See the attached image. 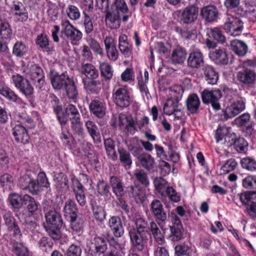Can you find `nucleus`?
<instances>
[{
  "label": "nucleus",
  "instance_id": "obj_1",
  "mask_svg": "<svg viewBox=\"0 0 256 256\" xmlns=\"http://www.w3.org/2000/svg\"><path fill=\"white\" fill-rule=\"evenodd\" d=\"M24 72L33 81H35L36 85L38 88L44 84V74L42 68L38 64L30 63L24 70Z\"/></svg>",
  "mask_w": 256,
  "mask_h": 256
},
{
  "label": "nucleus",
  "instance_id": "obj_2",
  "mask_svg": "<svg viewBox=\"0 0 256 256\" xmlns=\"http://www.w3.org/2000/svg\"><path fill=\"white\" fill-rule=\"evenodd\" d=\"M244 28V22L240 18L228 16L224 25V30L230 35L238 36L241 34Z\"/></svg>",
  "mask_w": 256,
  "mask_h": 256
},
{
  "label": "nucleus",
  "instance_id": "obj_3",
  "mask_svg": "<svg viewBox=\"0 0 256 256\" xmlns=\"http://www.w3.org/2000/svg\"><path fill=\"white\" fill-rule=\"evenodd\" d=\"M222 93L218 89L209 90L204 89L201 92L202 101L204 104L210 103L212 107L216 110L220 109L218 100L222 97Z\"/></svg>",
  "mask_w": 256,
  "mask_h": 256
},
{
  "label": "nucleus",
  "instance_id": "obj_4",
  "mask_svg": "<svg viewBox=\"0 0 256 256\" xmlns=\"http://www.w3.org/2000/svg\"><path fill=\"white\" fill-rule=\"evenodd\" d=\"M112 98L114 104L120 108H126L130 104V93L126 88H115L112 92Z\"/></svg>",
  "mask_w": 256,
  "mask_h": 256
},
{
  "label": "nucleus",
  "instance_id": "obj_5",
  "mask_svg": "<svg viewBox=\"0 0 256 256\" xmlns=\"http://www.w3.org/2000/svg\"><path fill=\"white\" fill-rule=\"evenodd\" d=\"M178 12L180 24H190L197 19L198 10L197 7L192 5L186 6L184 10L178 11Z\"/></svg>",
  "mask_w": 256,
  "mask_h": 256
},
{
  "label": "nucleus",
  "instance_id": "obj_6",
  "mask_svg": "<svg viewBox=\"0 0 256 256\" xmlns=\"http://www.w3.org/2000/svg\"><path fill=\"white\" fill-rule=\"evenodd\" d=\"M164 112L168 116L174 115V120H179L183 116L182 106L176 100L168 98L164 106Z\"/></svg>",
  "mask_w": 256,
  "mask_h": 256
},
{
  "label": "nucleus",
  "instance_id": "obj_7",
  "mask_svg": "<svg viewBox=\"0 0 256 256\" xmlns=\"http://www.w3.org/2000/svg\"><path fill=\"white\" fill-rule=\"evenodd\" d=\"M12 80L15 87L25 96L33 94V88L27 79L20 74H16L12 76Z\"/></svg>",
  "mask_w": 256,
  "mask_h": 256
},
{
  "label": "nucleus",
  "instance_id": "obj_8",
  "mask_svg": "<svg viewBox=\"0 0 256 256\" xmlns=\"http://www.w3.org/2000/svg\"><path fill=\"white\" fill-rule=\"evenodd\" d=\"M62 26V32L72 41L77 42L82 38V33L70 22L68 20H63L61 24Z\"/></svg>",
  "mask_w": 256,
  "mask_h": 256
},
{
  "label": "nucleus",
  "instance_id": "obj_9",
  "mask_svg": "<svg viewBox=\"0 0 256 256\" xmlns=\"http://www.w3.org/2000/svg\"><path fill=\"white\" fill-rule=\"evenodd\" d=\"M50 77L52 86L56 90H60L66 87L71 80L66 72L59 74L54 70H51Z\"/></svg>",
  "mask_w": 256,
  "mask_h": 256
},
{
  "label": "nucleus",
  "instance_id": "obj_10",
  "mask_svg": "<svg viewBox=\"0 0 256 256\" xmlns=\"http://www.w3.org/2000/svg\"><path fill=\"white\" fill-rule=\"evenodd\" d=\"M135 121L131 115L120 114L118 115V125L128 132L134 134L136 130Z\"/></svg>",
  "mask_w": 256,
  "mask_h": 256
},
{
  "label": "nucleus",
  "instance_id": "obj_11",
  "mask_svg": "<svg viewBox=\"0 0 256 256\" xmlns=\"http://www.w3.org/2000/svg\"><path fill=\"white\" fill-rule=\"evenodd\" d=\"M150 209L158 224L166 220V214L164 210L163 205L160 201L156 199L154 200L150 204Z\"/></svg>",
  "mask_w": 256,
  "mask_h": 256
},
{
  "label": "nucleus",
  "instance_id": "obj_12",
  "mask_svg": "<svg viewBox=\"0 0 256 256\" xmlns=\"http://www.w3.org/2000/svg\"><path fill=\"white\" fill-rule=\"evenodd\" d=\"M20 182L24 188H27L32 194H38L42 190V187L38 182L28 175H24L22 177Z\"/></svg>",
  "mask_w": 256,
  "mask_h": 256
},
{
  "label": "nucleus",
  "instance_id": "obj_13",
  "mask_svg": "<svg viewBox=\"0 0 256 256\" xmlns=\"http://www.w3.org/2000/svg\"><path fill=\"white\" fill-rule=\"evenodd\" d=\"M107 249L106 240L102 238L94 237L91 240L89 251L94 256H100Z\"/></svg>",
  "mask_w": 256,
  "mask_h": 256
},
{
  "label": "nucleus",
  "instance_id": "obj_14",
  "mask_svg": "<svg viewBox=\"0 0 256 256\" xmlns=\"http://www.w3.org/2000/svg\"><path fill=\"white\" fill-rule=\"evenodd\" d=\"M104 44L108 60L112 62L116 61L118 58V52L114 40L111 36H106L104 39Z\"/></svg>",
  "mask_w": 256,
  "mask_h": 256
},
{
  "label": "nucleus",
  "instance_id": "obj_15",
  "mask_svg": "<svg viewBox=\"0 0 256 256\" xmlns=\"http://www.w3.org/2000/svg\"><path fill=\"white\" fill-rule=\"evenodd\" d=\"M230 54L225 48L216 49L209 54L210 58L217 64L226 65L228 64Z\"/></svg>",
  "mask_w": 256,
  "mask_h": 256
},
{
  "label": "nucleus",
  "instance_id": "obj_16",
  "mask_svg": "<svg viewBox=\"0 0 256 256\" xmlns=\"http://www.w3.org/2000/svg\"><path fill=\"white\" fill-rule=\"evenodd\" d=\"M245 108L244 102L242 100H236L228 106L224 112V117L230 118L237 116Z\"/></svg>",
  "mask_w": 256,
  "mask_h": 256
},
{
  "label": "nucleus",
  "instance_id": "obj_17",
  "mask_svg": "<svg viewBox=\"0 0 256 256\" xmlns=\"http://www.w3.org/2000/svg\"><path fill=\"white\" fill-rule=\"evenodd\" d=\"M108 224L116 237L120 238L124 234V229L120 217L117 216L110 217Z\"/></svg>",
  "mask_w": 256,
  "mask_h": 256
},
{
  "label": "nucleus",
  "instance_id": "obj_18",
  "mask_svg": "<svg viewBox=\"0 0 256 256\" xmlns=\"http://www.w3.org/2000/svg\"><path fill=\"white\" fill-rule=\"evenodd\" d=\"M90 112L98 118H102L106 114V104L102 100H94L89 106Z\"/></svg>",
  "mask_w": 256,
  "mask_h": 256
},
{
  "label": "nucleus",
  "instance_id": "obj_19",
  "mask_svg": "<svg viewBox=\"0 0 256 256\" xmlns=\"http://www.w3.org/2000/svg\"><path fill=\"white\" fill-rule=\"evenodd\" d=\"M3 217L8 230L12 232L14 236L20 238L22 236L20 230L18 226L16 224V220L12 214L10 212H7L4 214Z\"/></svg>",
  "mask_w": 256,
  "mask_h": 256
},
{
  "label": "nucleus",
  "instance_id": "obj_20",
  "mask_svg": "<svg viewBox=\"0 0 256 256\" xmlns=\"http://www.w3.org/2000/svg\"><path fill=\"white\" fill-rule=\"evenodd\" d=\"M204 63V58L200 51L190 52L187 60L188 66L192 68H200Z\"/></svg>",
  "mask_w": 256,
  "mask_h": 256
},
{
  "label": "nucleus",
  "instance_id": "obj_21",
  "mask_svg": "<svg viewBox=\"0 0 256 256\" xmlns=\"http://www.w3.org/2000/svg\"><path fill=\"white\" fill-rule=\"evenodd\" d=\"M128 233L132 245L138 250H142L144 248V241L145 240L146 234H141L135 228H130Z\"/></svg>",
  "mask_w": 256,
  "mask_h": 256
},
{
  "label": "nucleus",
  "instance_id": "obj_22",
  "mask_svg": "<svg viewBox=\"0 0 256 256\" xmlns=\"http://www.w3.org/2000/svg\"><path fill=\"white\" fill-rule=\"evenodd\" d=\"M200 14L203 18L207 22H213L217 20L218 12L216 6L210 5L202 8Z\"/></svg>",
  "mask_w": 256,
  "mask_h": 256
},
{
  "label": "nucleus",
  "instance_id": "obj_23",
  "mask_svg": "<svg viewBox=\"0 0 256 256\" xmlns=\"http://www.w3.org/2000/svg\"><path fill=\"white\" fill-rule=\"evenodd\" d=\"M12 12L14 18L16 21L24 22L27 20L28 14L21 3L14 2L12 7Z\"/></svg>",
  "mask_w": 256,
  "mask_h": 256
},
{
  "label": "nucleus",
  "instance_id": "obj_24",
  "mask_svg": "<svg viewBox=\"0 0 256 256\" xmlns=\"http://www.w3.org/2000/svg\"><path fill=\"white\" fill-rule=\"evenodd\" d=\"M72 189L78 202L82 206L86 204V196L84 193V188L78 180H73Z\"/></svg>",
  "mask_w": 256,
  "mask_h": 256
},
{
  "label": "nucleus",
  "instance_id": "obj_25",
  "mask_svg": "<svg viewBox=\"0 0 256 256\" xmlns=\"http://www.w3.org/2000/svg\"><path fill=\"white\" fill-rule=\"evenodd\" d=\"M46 224L45 225H52L56 227H61L62 220L60 214L55 210H50L45 214Z\"/></svg>",
  "mask_w": 256,
  "mask_h": 256
},
{
  "label": "nucleus",
  "instance_id": "obj_26",
  "mask_svg": "<svg viewBox=\"0 0 256 256\" xmlns=\"http://www.w3.org/2000/svg\"><path fill=\"white\" fill-rule=\"evenodd\" d=\"M12 132L16 140L23 144L28 142L30 136L25 127L20 124L16 125L13 128Z\"/></svg>",
  "mask_w": 256,
  "mask_h": 256
},
{
  "label": "nucleus",
  "instance_id": "obj_27",
  "mask_svg": "<svg viewBox=\"0 0 256 256\" xmlns=\"http://www.w3.org/2000/svg\"><path fill=\"white\" fill-rule=\"evenodd\" d=\"M236 78L242 84H251L256 80V74L251 70L244 69L238 72Z\"/></svg>",
  "mask_w": 256,
  "mask_h": 256
},
{
  "label": "nucleus",
  "instance_id": "obj_28",
  "mask_svg": "<svg viewBox=\"0 0 256 256\" xmlns=\"http://www.w3.org/2000/svg\"><path fill=\"white\" fill-rule=\"evenodd\" d=\"M128 192L129 194L134 198L138 204L142 203L146 198L145 192L139 186L134 185L128 186Z\"/></svg>",
  "mask_w": 256,
  "mask_h": 256
},
{
  "label": "nucleus",
  "instance_id": "obj_29",
  "mask_svg": "<svg viewBox=\"0 0 256 256\" xmlns=\"http://www.w3.org/2000/svg\"><path fill=\"white\" fill-rule=\"evenodd\" d=\"M200 104L198 95L195 94H192L188 97L186 101L187 110L192 114H196L198 112Z\"/></svg>",
  "mask_w": 256,
  "mask_h": 256
},
{
  "label": "nucleus",
  "instance_id": "obj_30",
  "mask_svg": "<svg viewBox=\"0 0 256 256\" xmlns=\"http://www.w3.org/2000/svg\"><path fill=\"white\" fill-rule=\"evenodd\" d=\"M138 161L140 166L146 170L154 168L155 164L154 159L152 156L146 152H143L138 156Z\"/></svg>",
  "mask_w": 256,
  "mask_h": 256
},
{
  "label": "nucleus",
  "instance_id": "obj_31",
  "mask_svg": "<svg viewBox=\"0 0 256 256\" xmlns=\"http://www.w3.org/2000/svg\"><path fill=\"white\" fill-rule=\"evenodd\" d=\"M186 52L184 48L177 46L172 52L171 60L174 64H182L186 60Z\"/></svg>",
  "mask_w": 256,
  "mask_h": 256
},
{
  "label": "nucleus",
  "instance_id": "obj_32",
  "mask_svg": "<svg viewBox=\"0 0 256 256\" xmlns=\"http://www.w3.org/2000/svg\"><path fill=\"white\" fill-rule=\"evenodd\" d=\"M85 126L88 134H90L94 142H101L100 133L98 126L94 122L91 120H88L86 122Z\"/></svg>",
  "mask_w": 256,
  "mask_h": 256
},
{
  "label": "nucleus",
  "instance_id": "obj_33",
  "mask_svg": "<svg viewBox=\"0 0 256 256\" xmlns=\"http://www.w3.org/2000/svg\"><path fill=\"white\" fill-rule=\"evenodd\" d=\"M241 202L246 205V207L256 204V192H248L238 194Z\"/></svg>",
  "mask_w": 256,
  "mask_h": 256
},
{
  "label": "nucleus",
  "instance_id": "obj_34",
  "mask_svg": "<svg viewBox=\"0 0 256 256\" xmlns=\"http://www.w3.org/2000/svg\"><path fill=\"white\" fill-rule=\"evenodd\" d=\"M230 46L232 50L240 56H244L248 51L246 44L241 40H234L231 41Z\"/></svg>",
  "mask_w": 256,
  "mask_h": 256
},
{
  "label": "nucleus",
  "instance_id": "obj_35",
  "mask_svg": "<svg viewBox=\"0 0 256 256\" xmlns=\"http://www.w3.org/2000/svg\"><path fill=\"white\" fill-rule=\"evenodd\" d=\"M203 70L208 83L212 85L216 84L218 80V75L213 68L206 65L203 68Z\"/></svg>",
  "mask_w": 256,
  "mask_h": 256
},
{
  "label": "nucleus",
  "instance_id": "obj_36",
  "mask_svg": "<svg viewBox=\"0 0 256 256\" xmlns=\"http://www.w3.org/2000/svg\"><path fill=\"white\" fill-rule=\"evenodd\" d=\"M110 183L113 192L117 196H121L124 194V186L120 178L116 176H112L110 177Z\"/></svg>",
  "mask_w": 256,
  "mask_h": 256
},
{
  "label": "nucleus",
  "instance_id": "obj_37",
  "mask_svg": "<svg viewBox=\"0 0 256 256\" xmlns=\"http://www.w3.org/2000/svg\"><path fill=\"white\" fill-rule=\"evenodd\" d=\"M82 72L88 80L96 79L98 76V70L90 64H83Z\"/></svg>",
  "mask_w": 256,
  "mask_h": 256
},
{
  "label": "nucleus",
  "instance_id": "obj_38",
  "mask_svg": "<svg viewBox=\"0 0 256 256\" xmlns=\"http://www.w3.org/2000/svg\"><path fill=\"white\" fill-rule=\"evenodd\" d=\"M63 211L66 216L74 218L77 216L78 209L74 202L70 199L66 200L64 204Z\"/></svg>",
  "mask_w": 256,
  "mask_h": 256
},
{
  "label": "nucleus",
  "instance_id": "obj_39",
  "mask_svg": "<svg viewBox=\"0 0 256 256\" xmlns=\"http://www.w3.org/2000/svg\"><path fill=\"white\" fill-rule=\"evenodd\" d=\"M70 120L71 128L74 133L82 136L84 134V130L82 127V123L80 121V116L70 118Z\"/></svg>",
  "mask_w": 256,
  "mask_h": 256
},
{
  "label": "nucleus",
  "instance_id": "obj_40",
  "mask_svg": "<svg viewBox=\"0 0 256 256\" xmlns=\"http://www.w3.org/2000/svg\"><path fill=\"white\" fill-rule=\"evenodd\" d=\"M154 184L156 190L162 196L164 195L167 188L169 187L168 182L162 178H156L154 179Z\"/></svg>",
  "mask_w": 256,
  "mask_h": 256
},
{
  "label": "nucleus",
  "instance_id": "obj_41",
  "mask_svg": "<svg viewBox=\"0 0 256 256\" xmlns=\"http://www.w3.org/2000/svg\"><path fill=\"white\" fill-rule=\"evenodd\" d=\"M12 36V30L9 24L0 20V37L3 40H10Z\"/></svg>",
  "mask_w": 256,
  "mask_h": 256
},
{
  "label": "nucleus",
  "instance_id": "obj_42",
  "mask_svg": "<svg viewBox=\"0 0 256 256\" xmlns=\"http://www.w3.org/2000/svg\"><path fill=\"white\" fill-rule=\"evenodd\" d=\"M28 46L22 41H17L13 46L12 53L18 57H22L28 52Z\"/></svg>",
  "mask_w": 256,
  "mask_h": 256
},
{
  "label": "nucleus",
  "instance_id": "obj_43",
  "mask_svg": "<svg viewBox=\"0 0 256 256\" xmlns=\"http://www.w3.org/2000/svg\"><path fill=\"white\" fill-rule=\"evenodd\" d=\"M23 202L27 204V208L30 212H34L38 210V202H36L34 198L26 194L23 196Z\"/></svg>",
  "mask_w": 256,
  "mask_h": 256
},
{
  "label": "nucleus",
  "instance_id": "obj_44",
  "mask_svg": "<svg viewBox=\"0 0 256 256\" xmlns=\"http://www.w3.org/2000/svg\"><path fill=\"white\" fill-rule=\"evenodd\" d=\"M106 23L112 29L118 28L120 26L118 16L116 14L108 12L106 16Z\"/></svg>",
  "mask_w": 256,
  "mask_h": 256
},
{
  "label": "nucleus",
  "instance_id": "obj_45",
  "mask_svg": "<svg viewBox=\"0 0 256 256\" xmlns=\"http://www.w3.org/2000/svg\"><path fill=\"white\" fill-rule=\"evenodd\" d=\"M83 82L84 88L87 91L91 93H96L100 90L99 87L100 82L98 80H96L95 79H90L84 80Z\"/></svg>",
  "mask_w": 256,
  "mask_h": 256
},
{
  "label": "nucleus",
  "instance_id": "obj_46",
  "mask_svg": "<svg viewBox=\"0 0 256 256\" xmlns=\"http://www.w3.org/2000/svg\"><path fill=\"white\" fill-rule=\"evenodd\" d=\"M104 146L108 156L113 160L117 159V156L114 150V144L111 138L104 140Z\"/></svg>",
  "mask_w": 256,
  "mask_h": 256
},
{
  "label": "nucleus",
  "instance_id": "obj_47",
  "mask_svg": "<svg viewBox=\"0 0 256 256\" xmlns=\"http://www.w3.org/2000/svg\"><path fill=\"white\" fill-rule=\"evenodd\" d=\"M238 166V163L234 158H230L226 160L221 167V174H226L234 170Z\"/></svg>",
  "mask_w": 256,
  "mask_h": 256
},
{
  "label": "nucleus",
  "instance_id": "obj_48",
  "mask_svg": "<svg viewBox=\"0 0 256 256\" xmlns=\"http://www.w3.org/2000/svg\"><path fill=\"white\" fill-rule=\"evenodd\" d=\"M66 91L69 98L75 100L78 96V92L74 82L71 80L70 82L66 86Z\"/></svg>",
  "mask_w": 256,
  "mask_h": 256
},
{
  "label": "nucleus",
  "instance_id": "obj_49",
  "mask_svg": "<svg viewBox=\"0 0 256 256\" xmlns=\"http://www.w3.org/2000/svg\"><path fill=\"white\" fill-rule=\"evenodd\" d=\"M70 222L71 228L80 235L83 230L82 220L78 218L76 216L74 218H70Z\"/></svg>",
  "mask_w": 256,
  "mask_h": 256
},
{
  "label": "nucleus",
  "instance_id": "obj_50",
  "mask_svg": "<svg viewBox=\"0 0 256 256\" xmlns=\"http://www.w3.org/2000/svg\"><path fill=\"white\" fill-rule=\"evenodd\" d=\"M135 224L136 226V230L141 234H146L148 232V222L143 218H137L135 220Z\"/></svg>",
  "mask_w": 256,
  "mask_h": 256
},
{
  "label": "nucleus",
  "instance_id": "obj_51",
  "mask_svg": "<svg viewBox=\"0 0 256 256\" xmlns=\"http://www.w3.org/2000/svg\"><path fill=\"white\" fill-rule=\"evenodd\" d=\"M44 228L48 235L54 240H58L61 237L60 227H56L52 225H44Z\"/></svg>",
  "mask_w": 256,
  "mask_h": 256
},
{
  "label": "nucleus",
  "instance_id": "obj_52",
  "mask_svg": "<svg viewBox=\"0 0 256 256\" xmlns=\"http://www.w3.org/2000/svg\"><path fill=\"white\" fill-rule=\"evenodd\" d=\"M118 152L120 162L124 166H128L130 167L132 164V161L129 152L124 149H118Z\"/></svg>",
  "mask_w": 256,
  "mask_h": 256
},
{
  "label": "nucleus",
  "instance_id": "obj_53",
  "mask_svg": "<svg viewBox=\"0 0 256 256\" xmlns=\"http://www.w3.org/2000/svg\"><path fill=\"white\" fill-rule=\"evenodd\" d=\"M233 145L237 152H244L246 150L248 144L244 138H238L234 140Z\"/></svg>",
  "mask_w": 256,
  "mask_h": 256
},
{
  "label": "nucleus",
  "instance_id": "obj_54",
  "mask_svg": "<svg viewBox=\"0 0 256 256\" xmlns=\"http://www.w3.org/2000/svg\"><path fill=\"white\" fill-rule=\"evenodd\" d=\"M170 238L173 242H178L183 238L182 227L170 226Z\"/></svg>",
  "mask_w": 256,
  "mask_h": 256
},
{
  "label": "nucleus",
  "instance_id": "obj_55",
  "mask_svg": "<svg viewBox=\"0 0 256 256\" xmlns=\"http://www.w3.org/2000/svg\"><path fill=\"white\" fill-rule=\"evenodd\" d=\"M175 252L178 256H192V250L187 245H179L175 247Z\"/></svg>",
  "mask_w": 256,
  "mask_h": 256
},
{
  "label": "nucleus",
  "instance_id": "obj_56",
  "mask_svg": "<svg viewBox=\"0 0 256 256\" xmlns=\"http://www.w3.org/2000/svg\"><path fill=\"white\" fill-rule=\"evenodd\" d=\"M240 164L242 167L250 171H254L256 170V160L251 158L246 157L243 158Z\"/></svg>",
  "mask_w": 256,
  "mask_h": 256
},
{
  "label": "nucleus",
  "instance_id": "obj_57",
  "mask_svg": "<svg viewBox=\"0 0 256 256\" xmlns=\"http://www.w3.org/2000/svg\"><path fill=\"white\" fill-rule=\"evenodd\" d=\"M100 68L102 75L106 78L110 80L113 75V71L111 66L107 62H102L100 64Z\"/></svg>",
  "mask_w": 256,
  "mask_h": 256
},
{
  "label": "nucleus",
  "instance_id": "obj_58",
  "mask_svg": "<svg viewBox=\"0 0 256 256\" xmlns=\"http://www.w3.org/2000/svg\"><path fill=\"white\" fill-rule=\"evenodd\" d=\"M68 16L72 20H78L80 16V13L78 8L73 5H69L66 9Z\"/></svg>",
  "mask_w": 256,
  "mask_h": 256
},
{
  "label": "nucleus",
  "instance_id": "obj_59",
  "mask_svg": "<svg viewBox=\"0 0 256 256\" xmlns=\"http://www.w3.org/2000/svg\"><path fill=\"white\" fill-rule=\"evenodd\" d=\"M134 176L136 180L142 184L148 186L150 184L149 180L146 174L142 170H136Z\"/></svg>",
  "mask_w": 256,
  "mask_h": 256
},
{
  "label": "nucleus",
  "instance_id": "obj_60",
  "mask_svg": "<svg viewBox=\"0 0 256 256\" xmlns=\"http://www.w3.org/2000/svg\"><path fill=\"white\" fill-rule=\"evenodd\" d=\"M13 250L16 256H28V248L22 244L16 242L14 244Z\"/></svg>",
  "mask_w": 256,
  "mask_h": 256
},
{
  "label": "nucleus",
  "instance_id": "obj_61",
  "mask_svg": "<svg viewBox=\"0 0 256 256\" xmlns=\"http://www.w3.org/2000/svg\"><path fill=\"white\" fill-rule=\"evenodd\" d=\"M9 200L10 204L14 208H20L23 202V196L21 197L17 194H12L10 195Z\"/></svg>",
  "mask_w": 256,
  "mask_h": 256
},
{
  "label": "nucleus",
  "instance_id": "obj_62",
  "mask_svg": "<svg viewBox=\"0 0 256 256\" xmlns=\"http://www.w3.org/2000/svg\"><path fill=\"white\" fill-rule=\"evenodd\" d=\"M0 94L8 100L13 102H16L19 98L15 92L10 88L6 86H5Z\"/></svg>",
  "mask_w": 256,
  "mask_h": 256
},
{
  "label": "nucleus",
  "instance_id": "obj_63",
  "mask_svg": "<svg viewBox=\"0 0 256 256\" xmlns=\"http://www.w3.org/2000/svg\"><path fill=\"white\" fill-rule=\"evenodd\" d=\"M86 41L88 44L95 53L100 56L103 55V49L96 40L92 38H87Z\"/></svg>",
  "mask_w": 256,
  "mask_h": 256
},
{
  "label": "nucleus",
  "instance_id": "obj_64",
  "mask_svg": "<svg viewBox=\"0 0 256 256\" xmlns=\"http://www.w3.org/2000/svg\"><path fill=\"white\" fill-rule=\"evenodd\" d=\"M242 186L246 188H253L256 186V176H248L242 180Z\"/></svg>",
  "mask_w": 256,
  "mask_h": 256
}]
</instances>
